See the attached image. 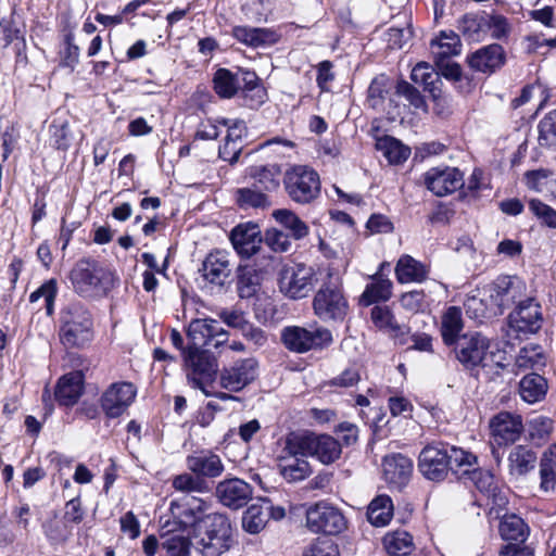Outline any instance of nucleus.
Listing matches in <instances>:
<instances>
[{"instance_id": "6ab92c4d", "label": "nucleus", "mask_w": 556, "mask_h": 556, "mask_svg": "<svg viewBox=\"0 0 556 556\" xmlns=\"http://www.w3.org/2000/svg\"><path fill=\"white\" fill-rule=\"evenodd\" d=\"M216 496L224 506L239 509L252 498L253 489L242 479H225L217 484Z\"/></svg>"}, {"instance_id": "a18cd8bd", "label": "nucleus", "mask_w": 556, "mask_h": 556, "mask_svg": "<svg viewBox=\"0 0 556 556\" xmlns=\"http://www.w3.org/2000/svg\"><path fill=\"white\" fill-rule=\"evenodd\" d=\"M376 147L391 164H401L405 162L410 154V149L408 147L404 146L400 140L389 136L379 138Z\"/></svg>"}, {"instance_id": "4d7b16f0", "label": "nucleus", "mask_w": 556, "mask_h": 556, "mask_svg": "<svg viewBox=\"0 0 556 556\" xmlns=\"http://www.w3.org/2000/svg\"><path fill=\"white\" fill-rule=\"evenodd\" d=\"M541 489L553 491L556 484V452L546 451L540 463Z\"/></svg>"}, {"instance_id": "72a5a7b5", "label": "nucleus", "mask_w": 556, "mask_h": 556, "mask_svg": "<svg viewBox=\"0 0 556 556\" xmlns=\"http://www.w3.org/2000/svg\"><path fill=\"white\" fill-rule=\"evenodd\" d=\"M464 328L462 309L457 306L447 307L441 317V336L446 345H454Z\"/></svg>"}, {"instance_id": "20e7f679", "label": "nucleus", "mask_w": 556, "mask_h": 556, "mask_svg": "<svg viewBox=\"0 0 556 556\" xmlns=\"http://www.w3.org/2000/svg\"><path fill=\"white\" fill-rule=\"evenodd\" d=\"M197 531V548L202 556H220L231 546L232 530L223 514H207L200 517Z\"/></svg>"}, {"instance_id": "09e8293b", "label": "nucleus", "mask_w": 556, "mask_h": 556, "mask_svg": "<svg viewBox=\"0 0 556 556\" xmlns=\"http://www.w3.org/2000/svg\"><path fill=\"white\" fill-rule=\"evenodd\" d=\"M476 465L477 462L470 466H464L457 478L472 481L482 493H491L495 489L494 476L490 471L476 468Z\"/></svg>"}, {"instance_id": "864d4df0", "label": "nucleus", "mask_w": 556, "mask_h": 556, "mask_svg": "<svg viewBox=\"0 0 556 556\" xmlns=\"http://www.w3.org/2000/svg\"><path fill=\"white\" fill-rule=\"evenodd\" d=\"M162 547L167 556H191L193 544L188 535L173 533L162 535Z\"/></svg>"}, {"instance_id": "774afa93", "label": "nucleus", "mask_w": 556, "mask_h": 556, "mask_svg": "<svg viewBox=\"0 0 556 556\" xmlns=\"http://www.w3.org/2000/svg\"><path fill=\"white\" fill-rule=\"evenodd\" d=\"M486 24L488 33L491 31V36L494 39H502L507 37L510 31L509 23L503 15L486 14Z\"/></svg>"}, {"instance_id": "a878e982", "label": "nucleus", "mask_w": 556, "mask_h": 556, "mask_svg": "<svg viewBox=\"0 0 556 556\" xmlns=\"http://www.w3.org/2000/svg\"><path fill=\"white\" fill-rule=\"evenodd\" d=\"M222 124L228 127V134L223 146L219 147V157L229 164H235L242 150L241 138L245 134L247 127L243 121L238 119L231 122V124L224 119Z\"/></svg>"}, {"instance_id": "603ef678", "label": "nucleus", "mask_w": 556, "mask_h": 556, "mask_svg": "<svg viewBox=\"0 0 556 556\" xmlns=\"http://www.w3.org/2000/svg\"><path fill=\"white\" fill-rule=\"evenodd\" d=\"M24 25L15 17V12H12L9 17H3L0 21V34L3 41V47L7 48L14 41L25 46Z\"/></svg>"}, {"instance_id": "c756f323", "label": "nucleus", "mask_w": 556, "mask_h": 556, "mask_svg": "<svg viewBox=\"0 0 556 556\" xmlns=\"http://www.w3.org/2000/svg\"><path fill=\"white\" fill-rule=\"evenodd\" d=\"M429 274L428 267L410 255H402L395 266V276L400 283L421 282Z\"/></svg>"}, {"instance_id": "13d9d810", "label": "nucleus", "mask_w": 556, "mask_h": 556, "mask_svg": "<svg viewBox=\"0 0 556 556\" xmlns=\"http://www.w3.org/2000/svg\"><path fill=\"white\" fill-rule=\"evenodd\" d=\"M43 532L52 544L64 543L71 535L72 529L63 518L56 515L47 520L43 526Z\"/></svg>"}, {"instance_id": "1a4fd4ad", "label": "nucleus", "mask_w": 556, "mask_h": 556, "mask_svg": "<svg viewBox=\"0 0 556 556\" xmlns=\"http://www.w3.org/2000/svg\"><path fill=\"white\" fill-rule=\"evenodd\" d=\"M281 340L285 346L295 353H305L312 350H323L332 343L330 330L324 327L306 329L300 326L283 328Z\"/></svg>"}, {"instance_id": "a19ab883", "label": "nucleus", "mask_w": 556, "mask_h": 556, "mask_svg": "<svg viewBox=\"0 0 556 556\" xmlns=\"http://www.w3.org/2000/svg\"><path fill=\"white\" fill-rule=\"evenodd\" d=\"M268 509L269 508L263 504L262 500L249 506L242 516L243 530L251 534L260 533L269 520Z\"/></svg>"}, {"instance_id": "f8f14e48", "label": "nucleus", "mask_w": 556, "mask_h": 556, "mask_svg": "<svg viewBox=\"0 0 556 556\" xmlns=\"http://www.w3.org/2000/svg\"><path fill=\"white\" fill-rule=\"evenodd\" d=\"M257 370L258 363L255 358H241L222 368L218 383L230 392H239L256 379Z\"/></svg>"}, {"instance_id": "5701e85b", "label": "nucleus", "mask_w": 556, "mask_h": 556, "mask_svg": "<svg viewBox=\"0 0 556 556\" xmlns=\"http://www.w3.org/2000/svg\"><path fill=\"white\" fill-rule=\"evenodd\" d=\"M186 466L189 471L203 479L217 478L225 470L220 457L211 451H202L187 456Z\"/></svg>"}, {"instance_id": "3c124183", "label": "nucleus", "mask_w": 556, "mask_h": 556, "mask_svg": "<svg viewBox=\"0 0 556 556\" xmlns=\"http://www.w3.org/2000/svg\"><path fill=\"white\" fill-rule=\"evenodd\" d=\"M172 486L182 493H206L210 491L206 480L191 471L175 476L172 480Z\"/></svg>"}, {"instance_id": "c85d7f7f", "label": "nucleus", "mask_w": 556, "mask_h": 556, "mask_svg": "<svg viewBox=\"0 0 556 556\" xmlns=\"http://www.w3.org/2000/svg\"><path fill=\"white\" fill-rule=\"evenodd\" d=\"M202 273L208 282L223 286L230 275L227 254L222 251L210 253L203 262Z\"/></svg>"}, {"instance_id": "412c9836", "label": "nucleus", "mask_w": 556, "mask_h": 556, "mask_svg": "<svg viewBox=\"0 0 556 556\" xmlns=\"http://www.w3.org/2000/svg\"><path fill=\"white\" fill-rule=\"evenodd\" d=\"M505 63V51L501 45L491 43L468 56L469 66L481 73H493Z\"/></svg>"}, {"instance_id": "6e6552de", "label": "nucleus", "mask_w": 556, "mask_h": 556, "mask_svg": "<svg viewBox=\"0 0 556 556\" xmlns=\"http://www.w3.org/2000/svg\"><path fill=\"white\" fill-rule=\"evenodd\" d=\"M283 185L289 198L301 204L312 202L320 192L319 175L305 165H294L286 170Z\"/></svg>"}, {"instance_id": "4be33fe9", "label": "nucleus", "mask_w": 556, "mask_h": 556, "mask_svg": "<svg viewBox=\"0 0 556 556\" xmlns=\"http://www.w3.org/2000/svg\"><path fill=\"white\" fill-rule=\"evenodd\" d=\"M382 471L386 481L396 488L405 485L413 471V462L402 454H392L383 458Z\"/></svg>"}, {"instance_id": "e2e57ef3", "label": "nucleus", "mask_w": 556, "mask_h": 556, "mask_svg": "<svg viewBox=\"0 0 556 556\" xmlns=\"http://www.w3.org/2000/svg\"><path fill=\"white\" fill-rule=\"evenodd\" d=\"M530 211L551 228H556V211L540 200L532 199L529 202Z\"/></svg>"}, {"instance_id": "423d86ee", "label": "nucleus", "mask_w": 556, "mask_h": 556, "mask_svg": "<svg viewBox=\"0 0 556 556\" xmlns=\"http://www.w3.org/2000/svg\"><path fill=\"white\" fill-rule=\"evenodd\" d=\"M317 281L315 268L304 263L285 264L278 275L280 292L292 300L308 296Z\"/></svg>"}, {"instance_id": "dca6fc26", "label": "nucleus", "mask_w": 556, "mask_h": 556, "mask_svg": "<svg viewBox=\"0 0 556 556\" xmlns=\"http://www.w3.org/2000/svg\"><path fill=\"white\" fill-rule=\"evenodd\" d=\"M525 290L522 281L515 276H500L488 288V298L503 314L506 307L521 298Z\"/></svg>"}, {"instance_id": "e433bc0d", "label": "nucleus", "mask_w": 556, "mask_h": 556, "mask_svg": "<svg viewBox=\"0 0 556 556\" xmlns=\"http://www.w3.org/2000/svg\"><path fill=\"white\" fill-rule=\"evenodd\" d=\"M508 463L510 475L523 476L534 468L536 454L528 446L517 445L510 451Z\"/></svg>"}, {"instance_id": "0eeeda50", "label": "nucleus", "mask_w": 556, "mask_h": 556, "mask_svg": "<svg viewBox=\"0 0 556 556\" xmlns=\"http://www.w3.org/2000/svg\"><path fill=\"white\" fill-rule=\"evenodd\" d=\"M489 349V339L479 332L464 334L455 343L456 357L467 368L503 366L502 358H497L500 352L495 353Z\"/></svg>"}, {"instance_id": "c03bdc74", "label": "nucleus", "mask_w": 556, "mask_h": 556, "mask_svg": "<svg viewBox=\"0 0 556 556\" xmlns=\"http://www.w3.org/2000/svg\"><path fill=\"white\" fill-rule=\"evenodd\" d=\"M500 533L505 541L525 542L530 533L528 525L519 516L505 515L500 523Z\"/></svg>"}, {"instance_id": "473e14b6", "label": "nucleus", "mask_w": 556, "mask_h": 556, "mask_svg": "<svg viewBox=\"0 0 556 556\" xmlns=\"http://www.w3.org/2000/svg\"><path fill=\"white\" fill-rule=\"evenodd\" d=\"M458 30L466 40L480 42L488 36L486 13H467L458 22Z\"/></svg>"}, {"instance_id": "4c0bfd02", "label": "nucleus", "mask_w": 556, "mask_h": 556, "mask_svg": "<svg viewBox=\"0 0 556 556\" xmlns=\"http://www.w3.org/2000/svg\"><path fill=\"white\" fill-rule=\"evenodd\" d=\"M410 78L415 84L424 86L425 90L429 91L433 98L440 96V74L427 62L417 63L412 70Z\"/></svg>"}, {"instance_id": "79ce46f5", "label": "nucleus", "mask_w": 556, "mask_h": 556, "mask_svg": "<svg viewBox=\"0 0 556 556\" xmlns=\"http://www.w3.org/2000/svg\"><path fill=\"white\" fill-rule=\"evenodd\" d=\"M546 364V356L541 345L529 344L520 349L515 365L520 370H540Z\"/></svg>"}, {"instance_id": "de8ad7c7", "label": "nucleus", "mask_w": 556, "mask_h": 556, "mask_svg": "<svg viewBox=\"0 0 556 556\" xmlns=\"http://www.w3.org/2000/svg\"><path fill=\"white\" fill-rule=\"evenodd\" d=\"M236 201L242 210L270 206L268 195L254 186L238 189L236 191Z\"/></svg>"}, {"instance_id": "393cba45", "label": "nucleus", "mask_w": 556, "mask_h": 556, "mask_svg": "<svg viewBox=\"0 0 556 556\" xmlns=\"http://www.w3.org/2000/svg\"><path fill=\"white\" fill-rule=\"evenodd\" d=\"M389 264L382 263L379 270L371 276V282L365 287L359 296V304L369 306L378 302H387L392 296L393 283L382 275V269Z\"/></svg>"}, {"instance_id": "c9c22d12", "label": "nucleus", "mask_w": 556, "mask_h": 556, "mask_svg": "<svg viewBox=\"0 0 556 556\" xmlns=\"http://www.w3.org/2000/svg\"><path fill=\"white\" fill-rule=\"evenodd\" d=\"M393 502L389 495L376 496L368 505L367 519L375 527H386L393 517Z\"/></svg>"}, {"instance_id": "ddd939ff", "label": "nucleus", "mask_w": 556, "mask_h": 556, "mask_svg": "<svg viewBox=\"0 0 556 556\" xmlns=\"http://www.w3.org/2000/svg\"><path fill=\"white\" fill-rule=\"evenodd\" d=\"M543 323L541 305L533 299L519 302L518 306L508 316V334L517 337L538 332Z\"/></svg>"}, {"instance_id": "4468645a", "label": "nucleus", "mask_w": 556, "mask_h": 556, "mask_svg": "<svg viewBox=\"0 0 556 556\" xmlns=\"http://www.w3.org/2000/svg\"><path fill=\"white\" fill-rule=\"evenodd\" d=\"M424 184L434 195L445 197L464 186V176L456 167H432L424 174Z\"/></svg>"}, {"instance_id": "680f3d73", "label": "nucleus", "mask_w": 556, "mask_h": 556, "mask_svg": "<svg viewBox=\"0 0 556 556\" xmlns=\"http://www.w3.org/2000/svg\"><path fill=\"white\" fill-rule=\"evenodd\" d=\"M73 39L74 37L72 34L66 35L64 42L65 47L60 52V65L67 67L71 71H74L78 64L80 53L79 47L73 42Z\"/></svg>"}, {"instance_id": "a211bd4d", "label": "nucleus", "mask_w": 556, "mask_h": 556, "mask_svg": "<svg viewBox=\"0 0 556 556\" xmlns=\"http://www.w3.org/2000/svg\"><path fill=\"white\" fill-rule=\"evenodd\" d=\"M491 438L497 445L516 442L523 430L521 416L509 412H500L489 422Z\"/></svg>"}, {"instance_id": "2eb2a0df", "label": "nucleus", "mask_w": 556, "mask_h": 556, "mask_svg": "<svg viewBox=\"0 0 556 556\" xmlns=\"http://www.w3.org/2000/svg\"><path fill=\"white\" fill-rule=\"evenodd\" d=\"M137 390L130 382L112 383L101 396V407L108 417H119L134 402Z\"/></svg>"}, {"instance_id": "052dcab7", "label": "nucleus", "mask_w": 556, "mask_h": 556, "mask_svg": "<svg viewBox=\"0 0 556 556\" xmlns=\"http://www.w3.org/2000/svg\"><path fill=\"white\" fill-rule=\"evenodd\" d=\"M539 143L542 147H556V110L547 113L539 123Z\"/></svg>"}, {"instance_id": "bb28decb", "label": "nucleus", "mask_w": 556, "mask_h": 556, "mask_svg": "<svg viewBox=\"0 0 556 556\" xmlns=\"http://www.w3.org/2000/svg\"><path fill=\"white\" fill-rule=\"evenodd\" d=\"M341 453V444L333 437L309 433V456L316 457L325 465H329L339 459Z\"/></svg>"}, {"instance_id": "9d476101", "label": "nucleus", "mask_w": 556, "mask_h": 556, "mask_svg": "<svg viewBox=\"0 0 556 556\" xmlns=\"http://www.w3.org/2000/svg\"><path fill=\"white\" fill-rule=\"evenodd\" d=\"M306 525L314 533L336 535L346 529V519L339 508L319 502L307 509Z\"/></svg>"}, {"instance_id": "cd10ccee", "label": "nucleus", "mask_w": 556, "mask_h": 556, "mask_svg": "<svg viewBox=\"0 0 556 556\" xmlns=\"http://www.w3.org/2000/svg\"><path fill=\"white\" fill-rule=\"evenodd\" d=\"M232 36L238 41L252 48L271 46L279 40V35L273 29L249 26L233 27Z\"/></svg>"}, {"instance_id": "7ed1b4c3", "label": "nucleus", "mask_w": 556, "mask_h": 556, "mask_svg": "<svg viewBox=\"0 0 556 556\" xmlns=\"http://www.w3.org/2000/svg\"><path fill=\"white\" fill-rule=\"evenodd\" d=\"M327 278L314 295V314L324 323L341 324L349 314V302L342 291L341 278L333 267L328 268Z\"/></svg>"}, {"instance_id": "49530a36", "label": "nucleus", "mask_w": 556, "mask_h": 556, "mask_svg": "<svg viewBox=\"0 0 556 556\" xmlns=\"http://www.w3.org/2000/svg\"><path fill=\"white\" fill-rule=\"evenodd\" d=\"M273 217L286 229L290 231V236L300 240L308 235L307 225L290 210H276Z\"/></svg>"}, {"instance_id": "58836bf2", "label": "nucleus", "mask_w": 556, "mask_h": 556, "mask_svg": "<svg viewBox=\"0 0 556 556\" xmlns=\"http://www.w3.org/2000/svg\"><path fill=\"white\" fill-rule=\"evenodd\" d=\"M547 392L546 379L535 372L525 376L519 383V393L527 403H536L543 400Z\"/></svg>"}, {"instance_id": "2f4dec72", "label": "nucleus", "mask_w": 556, "mask_h": 556, "mask_svg": "<svg viewBox=\"0 0 556 556\" xmlns=\"http://www.w3.org/2000/svg\"><path fill=\"white\" fill-rule=\"evenodd\" d=\"M430 50L433 61L458 55L462 51L459 36L453 30H442L437 38L431 40Z\"/></svg>"}, {"instance_id": "6e6d98bb", "label": "nucleus", "mask_w": 556, "mask_h": 556, "mask_svg": "<svg viewBox=\"0 0 556 556\" xmlns=\"http://www.w3.org/2000/svg\"><path fill=\"white\" fill-rule=\"evenodd\" d=\"M213 83L216 93L225 99L233 97L239 89L237 76L227 68L217 70Z\"/></svg>"}, {"instance_id": "f257e3e1", "label": "nucleus", "mask_w": 556, "mask_h": 556, "mask_svg": "<svg viewBox=\"0 0 556 556\" xmlns=\"http://www.w3.org/2000/svg\"><path fill=\"white\" fill-rule=\"evenodd\" d=\"M477 456L460 447L443 442L427 444L420 452L418 468L431 481H443L451 470L456 477L464 466L476 463Z\"/></svg>"}, {"instance_id": "f704fd0d", "label": "nucleus", "mask_w": 556, "mask_h": 556, "mask_svg": "<svg viewBox=\"0 0 556 556\" xmlns=\"http://www.w3.org/2000/svg\"><path fill=\"white\" fill-rule=\"evenodd\" d=\"M309 456V433L308 434H289L285 444L277 456V462L303 459Z\"/></svg>"}, {"instance_id": "69168bd1", "label": "nucleus", "mask_w": 556, "mask_h": 556, "mask_svg": "<svg viewBox=\"0 0 556 556\" xmlns=\"http://www.w3.org/2000/svg\"><path fill=\"white\" fill-rule=\"evenodd\" d=\"M410 25L405 27H391L387 33V41L391 49H402L412 38Z\"/></svg>"}, {"instance_id": "bf43d9fd", "label": "nucleus", "mask_w": 556, "mask_h": 556, "mask_svg": "<svg viewBox=\"0 0 556 556\" xmlns=\"http://www.w3.org/2000/svg\"><path fill=\"white\" fill-rule=\"evenodd\" d=\"M370 318L380 330L396 333L401 330L395 316L389 306L376 305L371 308Z\"/></svg>"}, {"instance_id": "ea45409f", "label": "nucleus", "mask_w": 556, "mask_h": 556, "mask_svg": "<svg viewBox=\"0 0 556 556\" xmlns=\"http://www.w3.org/2000/svg\"><path fill=\"white\" fill-rule=\"evenodd\" d=\"M383 545L391 556H407L415 549L412 534L404 530L388 532L383 536Z\"/></svg>"}, {"instance_id": "5fc2aeb1", "label": "nucleus", "mask_w": 556, "mask_h": 556, "mask_svg": "<svg viewBox=\"0 0 556 556\" xmlns=\"http://www.w3.org/2000/svg\"><path fill=\"white\" fill-rule=\"evenodd\" d=\"M278 468L280 475L288 482L302 481L305 478H307L312 472L308 462L305 460L304 458L278 462Z\"/></svg>"}, {"instance_id": "338daca9", "label": "nucleus", "mask_w": 556, "mask_h": 556, "mask_svg": "<svg viewBox=\"0 0 556 556\" xmlns=\"http://www.w3.org/2000/svg\"><path fill=\"white\" fill-rule=\"evenodd\" d=\"M396 92L404 97L415 109H424L426 105L424 97L418 89L405 80L397 83Z\"/></svg>"}, {"instance_id": "aec40b11", "label": "nucleus", "mask_w": 556, "mask_h": 556, "mask_svg": "<svg viewBox=\"0 0 556 556\" xmlns=\"http://www.w3.org/2000/svg\"><path fill=\"white\" fill-rule=\"evenodd\" d=\"M230 240L237 253L249 258L260 250L261 230L256 224H241L232 229Z\"/></svg>"}, {"instance_id": "7c9ffc66", "label": "nucleus", "mask_w": 556, "mask_h": 556, "mask_svg": "<svg viewBox=\"0 0 556 556\" xmlns=\"http://www.w3.org/2000/svg\"><path fill=\"white\" fill-rule=\"evenodd\" d=\"M280 173V167L276 164L257 165L248 169V176L254 180L253 186L265 193L279 188Z\"/></svg>"}, {"instance_id": "8fccbe9b", "label": "nucleus", "mask_w": 556, "mask_h": 556, "mask_svg": "<svg viewBox=\"0 0 556 556\" xmlns=\"http://www.w3.org/2000/svg\"><path fill=\"white\" fill-rule=\"evenodd\" d=\"M464 305L468 317L478 321L500 315V309L490 300L476 295L467 298Z\"/></svg>"}, {"instance_id": "0e129e2a", "label": "nucleus", "mask_w": 556, "mask_h": 556, "mask_svg": "<svg viewBox=\"0 0 556 556\" xmlns=\"http://www.w3.org/2000/svg\"><path fill=\"white\" fill-rule=\"evenodd\" d=\"M265 243L275 252H287L291 247L290 236L276 228L266 231Z\"/></svg>"}, {"instance_id": "b1692460", "label": "nucleus", "mask_w": 556, "mask_h": 556, "mask_svg": "<svg viewBox=\"0 0 556 556\" xmlns=\"http://www.w3.org/2000/svg\"><path fill=\"white\" fill-rule=\"evenodd\" d=\"M84 392V375L76 370L62 376L55 387V400L60 405L73 406Z\"/></svg>"}, {"instance_id": "37998d69", "label": "nucleus", "mask_w": 556, "mask_h": 556, "mask_svg": "<svg viewBox=\"0 0 556 556\" xmlns=\"http://www.w3.org/2000/svg\"><path fill=\"white\" fill-rule=\"evenodd\" d=\"M392 88L393 83L388 76L379 75L375 77L368 87L367 102L369 106L374 110L382 111Z\"/></svg>"}, {"instance_id": "39448f33", "label": "nucleus", "mask_w": 556, "mask_h": 556, "mask_svg": "<svg viewBox=\"0 0 556 556\" xmlns=\"http://www.w3.org/2000/svg\"><path fill=\"white\" fill-rule=\"evenodd\" d=\"M74 291L80 296L94 298L104 295L113 286V275L98 262L79 260L70 273Z\"/></svg>"}, {"instance_id": "9b49d317", "label": "nucleus", "mask_w": 556, "mask_h": 556, "mask_svg": "<svg viewBox=\"0 0 556 556\" xmlns=\"http://www.w3.org/2000/svg\"><path fill=\"white\" fill-rule=\"evenodd\" d=\"M188 346L197 349L219 348L228 340V332L212 318H197L190 321L187 330Z\"/></svg>"}, {"instance_id": "f3484780", "label": "nucleus", "mask_w": 556, "mask_h": 556, "mask_svg": "<svg viewBox=\"0 0 556 556\" xmlns=\"http://www.w3.org/2000/svg\"><path fill=\"white\" fill-rule=\"evenodd\" d=\"M184 363L191 372L188 374L193 387L203 390V381L208 380L216 372V361L203 349L187 346Z\"/></svg>"}, {"instance_id": "f03ea898", "label": "nucleus", "mask_w": 556, "mask_h": 556, "mask_svg": "<svg viewBox=\"0 0 556 556\" xmlns=\"http://www.w3.org/2000/svg\"><path fill=\"white\" fill-rule=\"evenodd\" d=\"M58 337L66 350H81L93 341L92 314L83 303L71 302L61 308Z\"/></svg>"}]
</instances>
